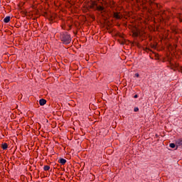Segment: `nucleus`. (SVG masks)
Here are the masks:
<instances>
[{
	"instance_id": "14",
	"label": "nucleus",
	"mask_w": 182,
	"mask_h": 182,
	"mask_svg": "<svg viewBox=\"0 0 182 182\" xmlns=\"http://www.w3.org/2000/svg\"><path fill=\"white\" fill-rule=\"evenodd\" d=\"M135 76H136V77H139L140 76V75L139 73H136Z\"/></svg>"
},
{
	"instance_id": "10",
	"label": "nucleus",
	"mask_w": 182,
	"mask_h": 182,
	"mask_svg": "<svg viewBox=\"0 0 182 182\" xmlns=\"http://www.w3.org/2000/svg\"><path fill=\"white\" fill-rule=\"evenodd\" d=\"M151 48L152 49H156V48H157V45L155 43H151Z\"/></svg>"
},
{
	"instance_id": "2",
	"label": "nucleus",
	"mask_w": 182,
	"mask_h": 182,
	"mask_svg": "<svg viewBox=\"0 0 182 182\" xmlns=\"http://www.w3.org/2000/svg\"><path fill=\"white\" fill-rule=\"evenodd\" d=\"M89 8L90 9H94V11H98V12H100L102 15L104 12H106V9H105V7L102 6L98 5L97 2L96 1H91L90 3Z\"/></svg>"
},
{
	"instance_id": "1",
	"label": "nucleus",
	"mask_w": 182,
	"mask_h": 182,
	"mask_svg": "<svg viewBox=\"0 0 182 182\" xmlns=\"http://www.w3.org/2000/svg\"><path fill=\"white\" fill-rule=\"evenodd\" d=\"M136 3L138 4V6H141L142 9L144 11H147L148 14L149 15H153V11L154 9H159L160 8V5L150 1L149 2V8H147V0H136Z\"/></svg>"
},
{
	"instance_id": "12",
	"label": "nucleus",
	"mask_w": 182,
	"mask_h": 182,
	"mask_svg": "<svg viewBox=\"0 0 182 182\" xmlns=\"http://www.w3.org/2000/svg\"><path fill=\"white\" fill-rule=\"evenodd\" d=\"M176 144H178V146H182V139H178L176 141Z\"/></svg>"
},
{
	"instance_id": "8",
	"label": "nucleus",
	"mask_w": 182,
	"mask_h": 182,
	"mask_svg": "<svg viewBox=\"0 0 182 182\" xmlns=\"http://www.w3.org/2000/svg\"><path fill=\"white\" fill-rule=\"evenodd\" d=\"M43 170H44V171H49V170H50V166L48 165H46L43 167Z\"/></svg>"
},
{
	"instance_id": "4",
	"label": "nucleus",
	"mask_w": 182,
	"mask_h": 182,
	"mask_svg": "<svg viewBox=\"0 0 182 182\" xmlns=\"http://www.w3.org/2000/svg\"><path fill=\"white\" fill-rule=\"evenodd\" d=\"M113 18H114V19H122L123 18V14H122V13L119 12V11H114L113 13Z\"/></svg>"
},
{
	"instance_id": "5",
	"label": "nucleus",
	"mask_w": 182,
	"mask_h": 182,
	"mask_svg": "<svg viewBox=\"0 0 182 182\" xmlns=\"http://www.w3.org/2000/svg\"><path fill=\"white\" fill-rule=\"evenodd\" d=\"M39 105L40 106H44V105H46V100L45 99L40 100Z\"/></svg>"
},
{
	"instance_id": "18",
	"label": "nucleus",
	"mask_w": 182,
	"mask_h": 182,
	"mask_svg": "<svg viewBox=\"0 0 182 182\" xmlns=\"http://www.w3.org/2000/svg\"><path fill=\"white\" fill-rule=\"evenodd\" d=\"M125 1H129V0H125Z\"/></svg>"
},
{
	"instance_id": "11",
	"label": "nucleus",
	"mask_w": 182,
	"mask_h": 182,
	"mask_svg": "<svg viewBox=\"0 0 182 182\" xmlns=\"http://www.w3.org/2000/svg\"><path fill=\"white\" fill-rule=\"evenodd\" d=\"M177 18L179 19V21L181 22H182V15H181V14H178Z\"/></svg>"
},
{
	"instance_id": "3",
	"label": "nucleus",
	"mask_w": 182,
	"mask_h": 182,
	"mask_svg": "<svg viewBox=\"0 0 182 182\" xmlns=\"http://www.w3.org/2000/svg\"><path fill=\"white\" fill-rule=\"evenodd\" d=\"M60 39H61L62 42L65 45L70 43V35L68 34V33H61L60 34Z\"/></svg>"
},
{
	"instance_id": "15",
	"label": "nucleus",
	"mask_w": 182,
	"mask_h": 182,
	"mask_svg": "<svg viewBox=\"0 0 182 182\" xmlns=\"http://www.w3.org/2000/svg\"><path fill=\"white\" fill-rule=\"evenodd\" d=\"M134 35L135 36H139V33H134Z\"/></svg>"
},
{
	"instance_id": "17",
	"label": "nucleus",
	"mask_w": 182,
	"mask_h": 182,
	"mask_svg": "<svg viewBox=\"0 0 182 182\" xmlns=\"http://www.w3.org/2000/svg\"><path fill=\"white\" fill-rule=\"evenodd\" d=\"M134 112H139V109L137 107L134 108Z\"/></svg>"
},
{
	"instance_id": "9",
	"label": "nucleus",
	"mask_w": 182,
	"mask_h": 182,
	"mask_svg": "<svg viewBox=\"0 0 182 182\" xmlns=\"http://www.w3.org/2000/svg\"><path fill=\"white\" fill-rule=\"evenodd\" d=\"M1 148L3 149V150H6V149H8V144L4 143L1 145Z\"/></svg>"
},
{
	"instance_id": "16",
	"label": "nucleus",
	"mask_w": 182,
	"mask_h": 182,
	"mask_svg": "<svg viewBox=\"0 0 182 182\" xmlns=\"http://www.w3.org/2000/svg\"><path fill=\"white\" fill-rule=\"evenodd\" d=\"M134 99H137V98L139 97V96H138L137 95H135L134 96Z\"/></svg>"
},
{
	"instance_id": "7",
	"label": "nucleus",
	"mask_w": 182,
	"mask_h": 182,
	"mask_svg": "<svg viewBox=\"0 0 182 182\" xmlns=\"http://www.w3.org/2000/svg\"><path fill=\"white\" fill-rule=\"evenodd\" d=\"M9 21H11V17L10 16H6L4 19V22L5 23H8L9 22Z\"/></svg>"
},
{
	"instance_id": "13",
	"label": "nucleus",
	"mask_w": 182,
	"mask_h": 182,
	"mask_svg": "<svg viewBox=\"0 0 182 182\" xmlns=\"http://www.w3.org/2000/svg\"><path fill=\"white\" fill-rule=\"evenodd\" d=\"M169 147L171 149H174L176 147V144L174 143H171L169 144Z\"/></svg>"
},
{
	"instance_id": "6",
	"label": "nucleus",
	"mask_w": 182,
	"mask_h": 182,
	"mask_svg": "<svg viewBox=\"0 0 182 182\" xmlns=\"http://www.w3.org/2000/svg\"><path fill=\"white\" fill-rule=\"evenodd\" d=\"M58 162L60 163V164L64 166V164H66V159H60Z\"/></svg>"
}]
</instances>
